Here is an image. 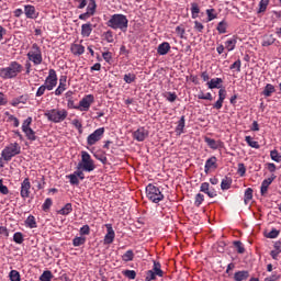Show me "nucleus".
<instances>
[{
    "instance_id": "1",
    "label": "nucleus",
    "mask_w": 281,
    "mask_h": 281,
    "mask_svg": "<svg viewBox=\"0 0 281 281\" xmlns=\"http://www.w3.org/2000/svg\"><path fill=\"white\" fill-rule=\"evenodd\" d=\"M108 27L112 30H121V32H126L128 30V18L124 14H113L106 22Z\"/></svg>"
},
{
    "instance_id": "2",
    "label": "nucleus",
    "mask_w": 281,
    "mask_h": 281,
    "mask_svg": "<svg viewBox=\"0 0 281 281\" xmlns=\"http://www.w3.org/2000/svg\"><path fill=\"white\" fill-rule=\"evenodd\" d=\"M44 115L49 122H54V124H60V122H65V120H67L69 112H67L65 109H52L46 111Z\"/></svg>"
},
{
    "instance_id": "3",
    "label": "nucleus",
    "mask_w": 281,
    "mask_h": 281,
    "mask_svg": "<svg viewBox=\"0 0 281 281\" xmlns=\"http://www.w3.org/2000/svg\"><path fill=\"white\" fill-rule=\"evenodd\" d=\"M23 71V66L18 61H12L8 67L0 69V76L5 79L16 78Z\"/></svg>"
},
{
    "instance_id": "4",
    "label": "nucleus",
    "mask_w": 281,
    "mask_h": 281,
    "mask_svg": "<svg viewBox=\"0 0 281 281\" xmlns=\"http://www.w3.org/2000/svg\"><path fill=\"white\" fill-rule=\"evenodd\" d=\"M78 170H85L86 172H93L95 170V164L89 153L81 151V161L78 164Z\"/></svg>"
},
{
    "instance_id": "5",
    "label": "nucleus",
    "mask_w": 281,
    "mask_h": 281,
    "mask_svg": "<svg viewBox=\"0 0 281 281\" xmlns=\"http://www.w3.org/2000/svg\"><path fill=\"white\" fill-rule=\"evenodd\" d=\"M146 196L151 201V203H159L164 201V193L155 184H148L146 187Z\"/></svg>"
},
{
    "instance_id": "6",
    "label": "nucleus",
    "mask_w": 281,
    "mask_h": 281,
    "mask_svg": "<svg viewBox=\"0 0 281 281\" xmlns=\"http://www.w3.org/2000/svg\"><path fill=\"white\" fill-rule=\"evenodd\" d=\"M27 58L34 65H41L43 63V52H41L38 44L34 43L32 45L31 50L27 53Z\"/></svg>"
},
{
    "instance_id": "7",
    "label": "nucleus",
    "mask_w": 281,
    "mask_h": 281,
    "mask_svg": "<svg viewBox=\"0 0 281 281\" xmlns=\"http://www.w3.org/2000/svg\"><path fill=\"white\" fill-rule=\"evenodd\" d=\"M20 154H21V146H19V143H13L2 150V157L4 161H10L12 157H16V155H20Z\"/></svg>"
},
{
    "instance_id": "8",
    "label": "nucleus",
    "mask_w": 281,
    "mask_h": 281,
    "mask_svg": "<svg viewBox=\"0 0 281 281\" xmlns=\"http://www.w3.org/2000/svg\"><path fill=\"white\" fill-rule=\"evenodd\" d=\"M56 85H58V76L56 75V70L50 69L44 86L46 87L47 91H52Z\"/></svg>"
},
{
    "instance_id": "9",
    "label": "nucleus",
    "mask_w": 281,
    "mask_h": 281,
    "mask_svg": "<svg viewBox=\"0 0 281 281\" xmlns=\"http://www.w3.org/2000/svg\"><path fill=\"white\" fill-rule=\"evenodd\" d=\"M102 135H104V127H100L95 130L92 134H90L87 138L88 146H93L102 139Z\"/></svg>"
},
{
    "instance_id": "10",
    "label": "nucleus",
    "mask_w": 281,
    "mask_h": 281,
    "mask_svg": "<svg viewBox=\"0 0 281 281\" xmlns=\"http://www.w3.org/2000/svg\"><path fill=\"white\" fill-rule=\"evenodd\" d=\"M94 101V98L92 94L86 95L80 102L79 105H77L75 109L77 111H89L91 109V103Z\"/></svg>"
},
{
    "instance_id": "11",
    "label": "nucleus",
    "mask_w": 281,
    "mask_h": 281,
    "mask_svg": "<svg viewBox=\"0 0 281 281\" xmlns=\"http://www.w3.org/2000/svg\"><path fill=\"white\" fill-rule=\"evenodd\" d=\"M30 188H32V184L30 183V178H25L21 183L20 194L22 199H30Z\"/></svg>"
},
{
    "instance_id": "12",
    "label": "nucleus",
    "mask_w": 281,
    "mask_h": 281,
    "mask_svg": "<svg viewBox=\"0 0 281 281\" xmlns=\"http://www.w3.org/2000/svg\"><path fill=\"white\" fill-rule=\"evenodd\" d=\"M106 234L104 236V245H111L115 240V231H113V225L105 224Z\"/></svg>"
},
{
    "instance_id": "13",
    "label": "nucleus",
    "mask_w": 281,
    "mask_h": 281,
    "mask_svg": "<svg viewBox=\"0 0 281 281\" xmlns=\"http://www.w3.org/2000/svg\"><path fill=\"white\" fill-rule=\"evenodd\" d=\"M216 161H217L216 156H212L206 160L204 166V172L206 175H210L211 170H216V168H218V166L216 165Z\"/></svg>"
},
{
    "instance_id": "14",
    "label": "nucleus",
    "mask_w": 281,
    "mask_h": 281,
    "mask_svg": "<svg viewBox=\"0 0 281 281\" xmlns=\"http://www.w3.org/2000/svg\"><path fill=\"white\" fill-rule=\"evenodd\" d=\"M148 137V131L144 127H139L133 133V138L136 139V142H144Z\"/></svg>"
},
{
    "instance_id": "15",
    "label": "nucleus",
    "mask_w": 281,
    "mask_h": 281,
    "mask_svg": "<svg viewBox=\"0 0 281 281\" xmlns=\"http://www.w3.org/2000/svg\"><path fill=\"white\" fill-rule=\"evenodd\" d=\"M276 181V175H272L270 178L265 179L261 183V196H265L269 190V186Z\"/></svg>"
},
{
    "instance_id": "16",
    "label": "nucleus",
    "mask_w": 281,
    "mask_h": 281,
    "mask_svg": "<svg viewBox=\"0 0 281 281\" xmlns=\"http://www.w3.org/2000/svg\"><path fill=\"white\" fill-rule=\"evenodd\" d=\"M64 91H67V76H61L59 78V86L55 90V95H63Z\"/></svg>"
},
{
    "instance_id": "17",
    "label": "nucleus",
    "mask_w": 281,
    "mask_h": 281,
    "mask_svg": "<svg viewBox=\"0 0 281 281\" xmlns=\"http://www.w3.org/2000/svg\"><path fill=\"white\" fill-rule=\"evenodd\" d=\"M24 14L26 19H36L38 16V13H36V8L32 4H26L24 7Z\"/></svg>"
},
{
    "instance_id": "18",
    "label": "nucleus",
    "mask_w": 281,
    "mask_h": 281,
    "mask_svg": "<svg viewBox=\"0 0 281 281\" xmlns=\"http://www.w3.org/2000/svg\"><path fill=\"white\" fill-rule=\"evenodd\" d=\"M200 192H204V194H207L210 199H214V196H216V191L214 189L210 190V183L207 182L201 184Z\"/></svg>"
},
{
    "instance_id": "19",
    "label": "nucleus",
    "mask_w": 281,
    "mask_h": 281,
    "mask_svg": "<svg viewBox=\"0 0 281 281\" xmlns=\"http://www.w3.org/2000/svg\"><path fill=\"white\" fill-rule=\"evenodd\" d=\"M91 32H93L91 23L81 25V36H83V38H89V36H91Z\"/></svg>"
},
{
    "instance_id": "20",
    "label": "nucleus",
    "mask_w": 281,
    "mask_h": 281,
    "mask_svg": "<svg viewBox=\"0 0 281 281\" xmlns=\"http://www.w3.org/2000/svg\"><path fill=\"white\" fill-rule=\"evenodd\" d=\"M168 52H170V43L168 42L161 43L157 48V54H159V56H166Z\"/></svg>"
},
{
    "instance_id": "21",
    "label": "nucleus",
    "mask_w": 281,
    "mask_h": 281,
    "mask_svg": "<svg viewBox=\"0 0 281 281\" xmlns=\"http://www.w3.org/2000/svg\"><path fill=\"white\" fill-rule=\"evenodd\" d=\"M70 52L75 56H82V54H85V46H82L80 44H72L70 47Z\"/></svg>"
},
{
    "instance_id": "22",
    "label": "nucleus",
    "mask_w": 281,
    "mask_h": 281,
    "mask_svg": "<svg viewBox=\"0 0 281 281\" xmlns=\"http://www.w3.org/2000/svg\"><path fill=\"white\" fill-rule=\"evenodd\" d=\"M204 142L207 144L209 147L212 148V150H218V148H221V144H223L210 137H205Z\"/></svg>"
},
{
    "instance_id": "23",
    "label": "nucleus",
    "mask_w": 281,
    "mask_h": 281,
    "mask_svg": "<svg viewBox=\"0 0 281 281\" xmlns=\"http://www.w3.org/2000/svg\"><path fill=\"white\" fill-rule=\"evenodd\" d=\"M221 85H223V79L213 78L207 82L209 89H221Z\"/></svg>"
},
{
    "instance_id": "24",
    "label": "nucleus",
    "mask_w": 281,
    "mask_h": 281,
    "mask_svg": "<svg viewBox=\"0 0 281 281\" xmlns=\"http://www.w3.org/2000/svg\"><path fill=\"white\" fill-rule=\"evenodd\" d=\"M273 43H276V37L273 36V34L263 36L262 47H269V46L273 45Z\"/></svg>"
},
{
    "instance_id": "25",
    "label": "nucleus",
    "mask_w": 281,
    "mask_h": 281,
    "mask_svg": "<svg viewBox=\"0 0 281 281\" xmlns=\"http://www.w3.org/2000/svg\"><path fill=\"white\" fill-rule=\"evenodd\" d=\"M272 93H276V87H273V85H271V83H267L262 91V94L266 98H271Z\"/></svg>"
},
{
    "instance_id": "26",
    "label": "nucleus",
    "mask_w": 281,
    "mask_h": 281,
    "mask_svg": "<svg viewBox=\"0 0 281 281\" xmlns=\"http://www.w3.org/2000/svg\"><path fill=\"white\" fill-rule=\"evenodd\" d=\"M247 278H249V271H247V270L238 271L234 276L235 281L247 280Z\"/></svg>"
},
{
    "instance_id": "27",
    "label": "nucleus",
    "mask_w": 281,
    "mask_h": 281,
    "mask_svg": "<svg viewBox=\"0 0 281 281\" xmlns=\"http://www.w3.org/2000/svg\"><path fill=\"white\" fill-rule=\"evenodd\" d=\"M74 212V207L71 206V203H67L61 210L58 211V214L61 216H67Z\"/></svg>"
},
{
    "instance_id": "28",
    "label": "nucleus",
    "mask_w": 281,
    "mask_h": 281,
    "mask_svg": "<svg viewBox=\"0 0 281 281\" xmlns=\"http://www.w3.org/2000/svg\"><path fill=\"white\" fill-rule=\"evenodd\" d=\"M158 278H164V270H161V263L154 261V268L153 270Z\"/></svg>"
},
{
    "instance_id": "29",
    "label": "nucleus",
    "mask_w": 281,
    "mask_h": 281,
    "mask_svg": "<svg viewBox=\"0 0 281 281\" xmlns=\"http://www.w3.org/2000/svg\"><path fill=\"white\" fill-rule=\"evenodd\" d=\"M236 43L237 41L235 37L226 41L225 48L227 49V52H234V49H236Z\"/></svg>"
},
{
    "instance_id": "30",
    "label": "nucleus",
    "mask_w": 281,
    "mask_h": 281,
    "mask_svg": "<svg viewBox=\"0 0 281 281\" xmlns=\"http://www.w3.org/2000/svg\"><path fill=\"white\" fill-rule=\"evenodd\" d=\"M25 225L27 227H30L31 229L36 228V218L34 217V215H30L26 221H25Z\"/></svg>"
},
{
    "instance_id": "31",
    "label": "nucleus",
    "mask_w": 281,
    "mask_h": 281,
    "mask_svg": "<svg viewBox=\"0 0 281 281\" xmlns=\"http://www.w3.org/2000/svg\"><path fill=\"white\" fill-rule=\"evenodd\" d=\"M133 258H135V252H133V250H127L123 256H122V260L124 262H131L133 260Z\"/></svg>"
},
{
    "instance_id": "32",
    "label": "nucleus",
    "mask_w": 281,
    "mask_h": 281,
    "mask_svg": "<svg viewBox=\"0 0 281 281\" xmlns=\"http://www.w3.org/2000/svg\"><path fill=\"white\" fill-rule=\"evenodd\" d=\"M23 133H25L27 139H30L31 142H36V134L34 130H32V127L29 130H24Z\"/></svg>"
},
{
    "instance_id": "33",
    "label": "nucleus",
    "mask_w": 281,
    "mask_h": 281,
    "mask_svg": "<svg viewBox=\"0 0 281 281\" xmlns=\"http://www.w3.org/2000/svg\"><path fill=\"white\" fill-rule=\"evenodd\" d=\"M90 1L91 2L87 7V12H89V14L93 16L95 14V8H98V4H95V0H90Z\"/></svg>"
},
{
    "instance_id": "34",
    "label": "nucleus",
    "mask_w": 281,
    "mask_h": 281,
    "mask_svg": "<svg viewBox=\"0 0 281 281\" xmlns=\"http://www.w3.org/2000/svg\"><path fill=\"white\" fill-rule=\"evenodd\" d=\"M245 142L248 144V146H250V148H260V145L258 144V142L254 140L251 136H246Z\"/></svg>"
},
{
    "instance_id": "35",
    "label": "nucleus",
    "mask_w": 281,
    "mask_h": 281,
    "mask_svg": "<svg viewBox=\"0 0 281 281\" xmlns=\"http://www.w3.org/2000/svg\"><path fill=\"white\" fill-rule=\"evenodd\" d=\"M251 199H254V189L252 188H248L245 191L244 201H245V203H249V201H251Z\"/></svg>"
},
{
    "instance_id": "36",
    "label": "nucleus",
    "mask_w": 281,
    "mask_h": 281,
    "mask_svg": "<svg viewBox=\"0 0 281 281\" xmlns=\"http://www.w3.org/2000/svg\"><path fill=\"white\" fill-rule=\"evenodd\" d=\"M216 30L220 34H226V32H227V22H225V21L220 22L217 24Z\"/></svg>"
},
{
    "instance_id": "37",
    "label": "nucleus",
    "mask_w": 281,
    "mask_h": 281,
    "mask_svg": "<svg viewBox=\"0 0 281 281\" xmlns=\"http://www.w3.org/2000/svg\"><path fill=\"white\" fill-rule=\"evenodd\" d=\"M52 278H54V274H52V271L46 270L42 273V276L40 277L41 281H52Z\"/></svg>"
},
{
    "instance_id": "38",
    "label": "nucleus",
    "mask_w": 281,
    "mask_h": 281,
    "mask_svg": "<svg viewBox=\"0 0 281 281\" xmlns=\"http://www.w3.org/2000/svg\"><path fill=\"white\" fill-rule=\"evenodd\" d=\"M229 188H232V179L229 178H224L222 180V183H221V189L222 190H229Z\"/></svg>"
},
{
    "instance_id": "39",
    "label": "nucleus",
    "mask_w": 281,
    "mask_h": 281,
    "mask_svg": "<svg viewBox=\"0 0 281 281\" xmlns=\"http://www.w3.org/2000/svg\"><path fill=\"white\" fill-rule=\"evenodd\" d=\"M268 5H269V0H260L258 14H260L262 12H267Z\"/></svg>"
},
{
    "instance_id": "40",
    "label": "nucleus",
    "mask_w": 281,
    "mask_h": 281,
    "mask_svg": "<svg viewBox=\"0 0 281 281\" xmlns=\"http://www.w3.org/2000/svg\"><path fill=\"white\" fill-rule=\"evenodd\" d=\"M9 278L11 281H21V273L16 270H11L9 273Z\"/></svg>"
},
{
    "instance_id": "41",
    "label": "nucleus",
    "mask_w": 281,
    "mask_h": 281,
    "mask_svg": "<svg viewBox=\"0 0 281 281\" xmlns=\"http://www.w3.org/2000/svg\"><path fill=\"white\" fill-rule=\"evenodd\" d=\"M123 276L128 278V280H135V278H137V272H135V270H124Z\"/></svg>"
},
{
    "instance_id": "42",
    "label": "nucleus",
    "mask_w": 281,
    "mask_h": 281,
    "mask_svg": "<svg viewBox=\"0 0 281 281\" xmlns=\"http://www.w3.org/2000/svg\"><path fill=\"white\" fill-rule=\"evenodd\" d=\"M4 115H7L9 122H13V126H14L15 128H18V126H19V124H20L19 119H16V116L10 114V112H5Z\"/></svg>"
},
{
    "instance_id": "43",
    "label": "nucleus",
    "mask_w": 281,
    "mask_h": 281,
    "mask_svg": "<svg viewBox=\"0 0 281 281\" xmlns=\"http://www.w3.org/2000/svg\"><path fill=\"white\" fill-rule=\"evenodd\" d=\"M199 12H201V9H199V4L192 3L191 4L192 19H196V16H199Z\"/></svg>"
},
{
    "instance_id": "44",
    "label": "nucleus",
    "mask_w": 281,
    "mask_h": 281,
    "mask_svg": "<svg viewBox=\"0 0 281 281\" xmlns=\"http://www.w3.org/2000/svg\"><path fill=\"white\" fill-rule=\"evenodd\" d=\"M85 243H87V238H85V237H76L72 240L74 247H80V245H85Z\"/></svg>"
},
{
    "instance_id": "45",
    "label": "nucleus",
    "mask_w": 281,
    "mask_h": 281,
    "mask_svg": "<svg viewBox=\"0 0 281 281\" xmlns=\"http://www.w3.org/2000/svg\"><path fill=\"white\" fill-rule=\"evenodd\" d=\"M203 201H205V196L203 194H201V193H198L195 195V201H194L195 207H200L201 203H203Z\"/></svg>"
},
{
    "instance_id": "46",
    "label": "nucleus",
    "mask_w": 281,
    "mask_h": 281,
    "mask_svg": "<svg viewBox=\"0 0 281 281\" xmlns=\"http://www.w3.org/2000/svg\"><path fill=\"white\" fill-rule=\"evenodd\" d=\"M270 157H271V159H272V161H277V164H280L281 162V156H280V154L278 153V150H272L271 153H270Z\"/></svg>"
},
{
    "instance_id": "47",
    "label": "nucleus",
    "mask_w": 281,
    "mask_h": 281,
    "mask_svg": "<svg viewBox=\"0 0 281 281\" xmlns=\"http://www.w3.org/2000/svg\"><path fill=\"white\" fill-rule=\"evenodd\" d=\"M183 128H186V116H181V119L179 120L177 131H180V133H182Z\"/></svg>"
},
{
    "instance_id": "48",
    "label": "nucleus",
    "mask_w": 281,
    "mask_h": 281,
    "mask_svg": "<svg viewBox=\"0 0 281 281\" xmlns=\"http://www.w3.org/2000/svg\"><path fill=\"white\" fill-rule=\"evenodd\" d=\"M53 203H54V202L52 201L50 198L46 199L45 202H44V204L42 205V210H43L44 212H47V210H49V207H52Z\"/></svg>"
},
{
    "instance_id": "49",
    "label": "nucleus",
    "mask_w": 281,
    "mask_h": 281,
    "mask_svg": "<svg viewBox=\"0 0 281 281\" xmlns=\"http://www.w3.org/2000/svg\"><path fill=\"white\" fill-rule=\"evenodd\" d=\"M13 240L14 243H16L18 245H22L23 243V234L22 233H15L13 235Z\"/></svg>"
},
{
    "instance_id": "50",
    "label": "nucleus",
    "mask_w": 281,
    "mask_h": 281,
    "mask_svg": "<svg viewBox=\"0 0 281 281\" xmlns=\"http://www.w3.org/2000/svg\"><path fill=\"white\" fill-rule=\"evenodd\" d=\"M135 75L134 74H127V75H124V81L127 83V85H131V82H135Z\"/></svg>"
},
{
    "instance_id": "51",
    "label": "nucleus",
    "mask_w": 281,
    "mask_h": 281,
    "mask_svg": "<svg viewBox=\"0 0 281 281\" xmlns=\"http://www.w3.org/2000/svg\"><path fill=\"white\" fill-rule=\"evenodd\" d=\"M32 124V116H29L22 124V131H27Z\"/></svg>"
},
{
    "instance_id": "52",
    "label": "nucleus",
    "mask_w": 281,
    "mask_h": 281,
    "mask_svg": "<svg viewBox=\"0 0 281 281\" xmlns=\"http://www.w3.org/2000/svg\"><path fill=\"white\" fill-rule=\"evenodd\" d=\"M237 172L240 177H245V173L247 172V168L245 167V164H238Z\"/></svg>"
},
{
    "instance_id": "53",
    "label": "nucleus",
    "mask_w": 281,
    "mask_h": 281,
    "mask_svg": "<svg viewBox=\"0 0 281 281\" xmlns=\"http://www.w3.org/2000/svg\"><path fill=\"white\" fill-rule=\"evenodd\" d=\"M72 125L82 134V123L78 119L72 120Z\"/></svg>"
},
{
    "instance_id": "54",
    "label": "nucleus",
    "mask_w": 281,
    "mask_h": 281,
    "mask_svg": "<svg viewBox=\"0 0 281 281\" xmlns=\"http://www.w3.org/2000/svg\"><path fill=\"white\" fill-rule=\"evenodd\" d=\"M234 246L236 247L238 254H245V247H243L241 241H234Z\"/></svg>"
},
{
    "instance_id": "55",
    "label": "nucleus",
    "mask_w": 281,
    "mask_h": 281,
    "mask_svg": "<svg viewBox=\"0 0 281 281\" xmlns=\"http://www.w3.org/2000/svg\"><path fill=\"white\" fill-rule=\"evenodd\" d=\"M225 98H227V90H225V88H221L218 91V100L225 102Z\"/></svg>"
},
{
    "instance_id": "56",
    "label": "nucleus",
    "mask_w": 281,
    "mask_h": 281,
    "mask_svg": "<svg viewBox=\"0 0 281 281\" xmlns=\"http://www.w3.org/2000/svg\"><path fill=\"white\" fill-rule=\"evenodd\" d=\"M243 63L240 59H237L233 65H231L229 69H236V71L240 72V67Z\"/></svg>"
},
{
    "instance_id": "57",
    "label": "nucleus",
    "mask_w": 281,
    "mask_h": 281,
    "mask_svg": "<svg viewBox=\"0 0 281 281\" xmlns=\"http://www.w3.org/2000/svg\"><path fill=\"white\" fill-rule=\"evenodd\" d=\"M45 91H47V87L45 85L41 86L36 91V98H41V95H45Z\"/></svg>"
},
{
    "instance_id": "58",
    "label": "nucleus",
    "mask_w": 281,
    "mask_h": 281,
    "mask_svg": "<svg viewBox=\"0 0 281 281\" xmlns=\"http://www.w3.org/2000/svg\"><path fill=\"white\" fill-rule=\"evenodd\" d=\"M68 179H70L71 186H78L80 183V181L78 180V178L75 173L69 175Z\"/></svg>"
},
{
    "instance_id": "59",
    "label": "nucleus",
    "mask_w": 281,
    "mask_h": 281,
    "mask_svg": "<svg viewBox=\"0 0 281 281\" xmlns=\"http://www.w3.org/2000/svg\"><path fill=\"white\" fill-rule=\"evenodd\" d=\"M104 38H105L106 43H113V32L106 31L104 33Z\"/></svg>"
},
{
    "instance_id": "60",
    "label": "nucleus",
    "mask_w": 281,
    "mask_h": 281,
    "mask_svg": "<svg viewBox=\"0 0 281 281\" xmlns=\"http://www.w3.org/2000/svg\"><path fill=\"white\" fill-rule=\"evenodd\" d=\"M75 3H78V10H83V8H87V0H75Z\"/></svg>"
},
{
    "instance_id": "61",
    "label": "nucleus",
    "mask_w": 281,
    "mask_h": 281,
    "mask_svg": "<svg viewBox=\"0 0 281 281\" xmlns=\"http://www.w3.org/2000/svg\"><path fill=\"white\" fill-rule=\"evenodd\" d=\"M280 236V231L273 228L268 235L267 238H278Z\"/></svg>"
},
{
    "instance_id": "62",
    "label": "nucleus",
    "mask_w": 281,
    "mask_h": 281,
    "mask_svg": "<svg viewBox=\"0 0 281 281\" xmlns=\"http://www.w3.org/2000/svg\"><path fill=\"white\" fill-rule=\"evenodd\" d=\"M0 192L1 194H9L10 190L7 186L3 184V180H0Z\"/></svg>"
},
{
    "instance_id": "63",
    "label": "nucleus",
    "mask_w": 281,
    "mask_h": 281,
    "mask_svg": "<svg viewBox=\"0 0 281 281\" xmlns=\"http://www.w3.org/2000/svg\"><path fill=\"white\" fill-rule=\"evenodd\" d=\"M206 14H207L209 21H214V19H216V14H214V9H207Z\"/></svg>"
},
{
    "instance_id": "64",
    "label": "nucleus",
    "mask_w": 281,
    "mask_h": 281,
    "mask_svg": "<svg viewBox=\"0 0 281 281\" xmlns=\"http://www.w3.org/2000/svg\"><path fill=\"white\" fill-rule=\"evenodd\" d=\"M157 278V274L153 270L147 271L146 281H151Z\"/></svg>"
}]
</instances>
